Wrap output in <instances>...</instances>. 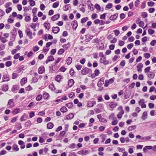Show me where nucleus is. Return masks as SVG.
I'll use <instances>...</instances> for the list:
<instances>
[{
    "instance_id": "obj_27",
    "label": "nucleus",
    "mask_w": 156,
    "mask_h": 156,
    "mask_svg": "<svg viewBox=\"0 0 156 156\" xmlns=\"http://www.w3.org/2000/svg\"><path fill=\"white\" fill-rule=\"evenodd\" d=\"M44 27L47 30H49L50 28V24L49 23L45 22L44 24Z\"/></svg>"
},
{
    "instance_id": "obj_41",
    "label": "nucleus",
    "mask_w": 156,
    "mask_h": 156,
    "mask_svg": "<svg viewBox=\"0 0 156 156\" xmlns=\"http://www.w3.org/2000/svg\"><path fill=\"white\" fill-rule=\"evenodd\" d=\"M19 86L17 85H14L12 88V90L14 92L15 90H18Z\"/></svg>"
},
{
    "instance_id": "obj_16",
    "label": "nucleus",
    "mask_w": 156,
    "mask_h": 156,
    "mask_svg": "<svg viewBox=\"0 0 156 156\" xmlns=\"http://www.w3.org/2000/svg\"><path fill=\"white\" fill-rule=\"evenodd\" d=\"M60 15L59 14H56L51 17V20L53 21L57 20L60 17Z\"/></svg>"
},
{
    "instance_id": "obj_56",
    "label": "nucleus",
    "mask_w": 156,
    "mask_h": 156,
    "mask_svg": "<svg viewBox=\"0 0 156 156\" xmlns=\"http://www.w3.org/2000/svg\"><path fill=\"white\" fill-rule=\"evenodd\" d=\"M147 5L149 6L152 7L154 5V3L152 1L149 2H147Z\"/></svg>"
},
{
    "instance_id": "obj_4",
    "label": "nucleus",
    "mask_w": 156,
    "mask_h": 156,
    "mask_svg": "<svg viewBox=\"0 0 156 156\" xmlns=\"http://www.w3.org/2000/svg\"><path fill=\"white\" fill-rule=\"evenodd\" d=\"M25 31L27 35L29 37V38L30 39H32L33 38L32 36V33L31 32L30 29L29 28H27L26 29Z\"/></svg>"
},
{
    "instance_id": "obj_38",
    "label": "nucleus",
    "mask_w": 156,
    "mask_h": 156,
    "mask_svg": "<svg viewBox=\"0 0 156 156\" xmlns=\"http://www.w3.org/2000/svg\"><path fill=\"white\" fill-rule=\"evenodd\" d=\"M136 128V126L135 125L130 126L128 128V129L129 131H131L135 129Z\"/></svg>"
},
{
    "instance_id": "obj_58",
    "label": "nucleus",
    "mask_w": 156,
    "mask_h": 156,
    "mask_svg": "<svg viewBox=\"0 0 156 156\" xmlns=\"http://www.w3.org/2000/svg\"><path fill=\"white\" fill-rule=\"evenodd\" d=\"M16 127L18 130H20L22 128L21 123H19L16 125Z\"/></svg>"
},
{
    "instance_id": "obj_36",
    "label": "nucleus",
    "mask_w": 156,
    "mask_h": 156,
    "mask_svg": "<svg viewBox=\"0 0 156 156\" xmlns=\"http://www.w3.org/2000/svg\"><path fill=\"white\" fill-rule=\"evenodd\" d=\"M9 89L8 86V85H4L2 86V90L6 92Z\"/></svg>"
},
{
    "instance_id": "obj_25",
    "label": "nucleus",
    "mask_w": 156,
    "mask_h": 156,
    "mask_svg": "<svg viewBox=\"0 0 156 156\" xmlns=\"http://www.w3.org/2000/svg\"><path fill=\"white\" fill-rule=\"evenodd\" d=\"M54 124L52 122H49L47 125V127L48 129H52L54 126Z\"/></svg>"
},
{
    "instance_id": "obj_23",
    "label": "nucleus",
    "mask_w": 156,
    "mask_h": 156,
    "mask_svg": "<svg viewBox=\"0 0 156 156\" xmlns=\"http://www.w3.org/2000/svg\"><path fill=\"white\" fill-rule=\"evenodd\" d=\"M44 71V66H41L38 69V73L40 74L43 73Z\"/></svg>"
},
{
    "instance_id": "obj_8",
    "label": "nucleus",
    "mask_w": 156,
    "mask_h": 156,
    "mask_svg": "<svg viewBox=\"0 0 156 156\" xmlns=\"http://www.w3.org/2000/svg\"><path fill=\"white\" fill-rule=\"evenodd\" d=\"M10 78L8 75L6 74H4L2 76V81H8L10 80Z\"/></svg>"
},
{
    "instance_id": "obj_13",
    "label": "nucleus",
    "mask_w": 156,
    "mask_h": 156,
    "mask_svg": "<svg viewBox=\"0 0 156 156\" xmlns=\"http://www.w3.org/2000/svg\"><path fill=\"white\" fill-rule=\"evenodd\" d=\"M93 37V36L87 34L85 36L86 39L85 41L86 42H88L91 40Z\"/></svg>"
},
{
    "instance_id": "obj_5",
    "label": "nucleus",
    "mask_w": 156,
    "mask_h": 156,
    "mask_svg": "<svg viewBox=\"0 0 156 156\" xmlns=\"http://www.w3.org/2000/svg\"><path fill=\"white\" fill-rule=\"evenodd\" d=\"M100 62L105 65H107L109 63V61L108 60H106V58L105 57L101 58Z\"/></svg>"
},
{
    "instance_id": "obj_17",
    "label": "nucleus",
    "mask_w": 156,
    "mask_h": 156,
    "mask_svg": "<svg viewBox=\"0 0 156 156\" xmlns=\"http://www.w3.org/2000/svg\"><path fill=\"white\" fill-rule=\"evenodd\" d=\"M54 58L53 56L52 55H50L48 56V58L46 60L45 63L47 64L50 61H54Z\"/></svg>"
},
{
    "instance_id": "obj_59",
    "label": "nucleus",
    "mask_w": 156,
    "mask_h": 156,
    "mask_svg": "<svg viewBox=\"0 0 156 156\" xmlns=\"http://www.w3.org/2000/svg\"><path fill=\"white\" fill-rule=\"evenodd\" d=\"M144 56L147 58H148L151 56V55L150 53H146L144 54Z\"/></svg>"
},
{
    "instance_id": "obj_2",
    "label": "nucleus",
    "mask_w": 156,
    "mask_h": 156,
    "mask_svg": "<svg viewBox=\"0 0 156 156\" xmlns=\"http://www.w3.org/2000/svg\"><path fill=\"white\" fill-rule=\"evenodd\" d=\"M15 105V103L14 102V99H11L8 101L7 106L8 108H11L13 107Z\"/></svg>"
},
{
    "instance_id": "obj_11",
    "label": "nucleus",
    "mask_w": 156,
    "mask_h": 156,
    "mask_svg": "<svg viewBox=\"0 0 156 156\" xmlns=\"http://www.w3.org/2000/svg\"><path fill=\"white\" fill-rule=\"evenodd\" d=\"M71 25L73 29L74 30H75L76 29L78 25L77 21L76 20L73 21L71 23Z\"/></svg>"
},
{
    "instance_id": "obj_9",
    "label": "nucleus",
    "mask_w": 156,
    "mask_h": 156,
    "mask_svg": "<svg viewBox=\"0 0 156 156\" xmlns=\"http://www.w3.org/2000/svg\"><path fill=\"white\" fill-rule=\"evenodd\" d=\"M60 31V28L58 27H53L52 28V31L55 34H57Z\"/></svg>"
},
{
    "instance_id": "obj_37",
    "label": "nucleus",
    "mask_w": 156,
    "mask_h": 156,
    "mask_svg": "<svg viewBox=\"0 0 156 156\" xmlns=\"http://www.w3.org/2000/svg\"><path fill=\"white\" fill-rule=\"evenodd\" d=\"M62 77L60 75H58L55 77V80L58 82H59L60 81L61 79H62Z\"/></svg>"
},
{
    "instance_id": "obj_51",
    "label": "nucleus",
    "mask_w": 156,
    "mask_h": 156,
    "mask_svg": "<svg viewBox=\"0 0 156 156\" xmlns=\"http://www.w3.org/2000/svg\"><path fill=\"white\" fill-rule=\"evenodd\" d=\"M64 52V50L63 49H60L58 52V55L62 54Z\"/></svg>"
},
{
    "instance_id": "obj_60",
    "label": "nucleus",
    "mask_w": 156,
    "mask_h": 156,
    "mask_svg": "<svg viewBox=\"0 0 156 156\" xmlns=\"http://www.w3.org/2000/svg\"><path fill=\"white\" fill-rule=\"evenodd\" d=\"M33 16L34 17L33 19V22H36L38 20V18L36 16V15H34Z\"/></svg>"
},
{
    "instance_id": "obj_64",
    "label": "nucleus",
    "mask_w": 156,
    "mask_h": 156,
    "mask_svg": "<svg viewBox=\"0 0 156 156\" xmlns=\"http://www.w3.org/2000/svg\"><path fill=\"white\" fill-rule=\"evenodd\" d=\"M151 127L153 129L156 128V121L153 123L151 126Z\"/></svg>"
},
{
    "instance_id": "obj_30",
    "label": "nucleus",
    "mask_w": 156,
    "mask_h": 156,
    "mask_svg": "<svg viewBox=\"0 0 156 156\" xmlns=\"http://www.w3.org/2000/svg\"><path fill=\"white\" fill-rule=\"evenodd\" d=\"M147 112H144L141 118L144 120H145L147 118Z\"/></svg>"
},
{
    "instance_id": "obj_63",
    "label": "nucleus",
    "mask_w": 156,
    "mask_h": 156,
    "mask_svg": "<svg viewBox=\"0 0 156 156\" xmlns=\"http://www.w3.org/2000/svg\"><path fill=\"white\" fill-rule=\"evenodd\" d=\"M140 1L139 0H136L135 2V6L137 7L138 6V5L140 3Z\"/></svg>"
},
{
    "instance_id": "obj_31",
    "label": "nucleus",
    "mask_w": 156,
    "mask_h": 156,
    "mask_svg": "<svg viewBox=\"0 0 156 156\" xmlns=\"http://www.w3.org/2000/svg\"><path fill=\"white\" fill-rule=\"evenodd\" d=\"M147 76L151 79H153L155 76V74L152 72H150V73L147 74Z\"/></svg>"
},
{
    "instance_id": "obj_18",
    "label": "nucleus",
    "mask_w": 156,
    "mask_h": 156,
    "mask_svg": "<svg viewBox=\"0 0 156 156\" xmlns=\"http://www.w3.org/2000/svg\"><path fill=\"white\" fill-rule=\"evenodd\" d=\"M143 65L141 63H140L138 64V65L137 66V71L139 72H141L142 71V68H143Z\"/></svg>"
},
{
    "instance_id": "obj_47",
    "label": "nucleus",
    "mask_w": 156,
    "mask_h": 156,
    "mask_svg": "<svg viewBox=\"0 0 156 156\" xmlns=\"http://www.w3.org/2000/svg\"><path fill=\"white\" fill-rule=\"evenodd\" d=\"M12 62L11 61H7L5 62V66L7 67H9L12 65Z\"/></svg>"
},
{
    "instance_id": "obj_15",
    "label": "nucleus",
    "mask_w": 156,
    "mask_h": 156,
    "mask_svg": "<svg viewBox=\"0 0 156 156\" xmlns=\"http://www.w3.org/2000/svg\"><path fill=\"white\" fill-rule=\"evenodd\" d=\"M18 143L19 145H21L20 148L21 149H23L25 148V145L23 141L20 140L18 141Z\"/></svg>"
},
{
    "instance_id": "obj_26",
    "label": "nucleus",
    "mask_w": 156,
    "mask_h": 156,
    "mask_svg": "<svg viewBox=\"0 0 156 156\" xmlns=\"http://www.w3.org/2000/svg\"><path fill=\"white\" fill-rule=\"evenodd\" d=\"M71 8V6L70 4H68L65 5L63 7V10L66 11L70 9Z\"/></svg>"
},
{
    "instance_id": "obj_6",
    "label": "nucleus",
    "mask_w": 156,
    "mask_h": 156,
    "mask_svg": "<svg viewBox=\"0 0 156 156\" xmlns=\"http://www.w3.org/2000/svg\"><path fill=\"white\" fill-rule=\"evenodd\" d=\"M91 70L88 68L86 67L84 69H83L81 71V73L82 74L85 75L87 73H89L91 71Z\"/></svg>"
},
{
    "instance_id": "obj_46",
    "label": "nucleus",
    "mask_w": 156,
    "mask_h": 156,
    "mask_svg": "<svg viewBox=\"0 0 156 156\" xmlns=\"http://www.w3.org/2000/svg\"><path fill=\"white\" fill-rule=\"evenodd\" d=\"M18 76V74L17 73H13L12 74V78L13 79H16Z\"/></svg>"
},
{
    "instance_id": "obj_32",
    "label": "nucleus",
    "mask_w": 156,
    "mask_h": 156,
    "mask_svg": "<svg viewBox=\"0 0 156 156\" xmlns=\"http://www.w3.org/2000/svg\"><path fill=\"white\" fill-rule=\"evenodd\" d=\"M74 114L73 113H70L67 115L66 116V118L67 119H72L74 117Z\"/></svg>"
},
{
    "instance_id": "obj_52",
    "label": "nucleus",
    "mask_w": 156,
    "mask_h": 156,
    "mask_svg": "<svg viewBox=\"0 0 156 156\" xmlns=\"http://www.w3.org/2000/svg\"><path fill=\"white\" fill-rule=\"evenodd\" d=\"M148 34L150 35L153 34L155 32L154 30L151 29H148Z\"/></svg>"
},
{
    "instance_id": "obj_54",
    "label": "nucleus",
    "mask_w": 156,
    "mask_h": 156,
    "mask_svg": "<svg viewBox=\"0 0 156 156\" xmlns=\"http://www.w3.org/2000/svg\"><path fill=\"white\" fill-rule=\"evenodd\" d=\"M151 139V137L149 136H145L144 137H142L141 138V140H150Z\"/></svg>"
},
{
    "instance_id": "obj_24",
    "label": "nucleus",
    "mask_w": 156,
    "mask_h": 156,
    "mask_svg": "<svg viewBox=\"0 0 156 156\" xmlns=\"http://www.w3.org/2000/svg\"><path fill=\"white\" fill-rule=\"evenodd\" d=\"M27 82V78L24 77L22 78L20 81V84L23 86Z\"/></svg>"
},
{
    "instance_id": "obj_49",
    "label": "nucleus",
    "mask_w": 156,
    "mask_h": 156,
    "mask_svg": "<svg viewBox=\"0 0 156 156\" xmlns=\"http://www.w3.org/2000/svg\"><path fill=\"white\" fill-rule=\"evenodd\" d=\"M62 102V101H61V99H57V100H55L51 102V104H55V103H57V102Z\"/></svg>"
},
{
    "instance_id": "obj_28",
    "label": "nucleus",
    "mask_w": 156,
    "mask_h": 156,
    "mask_svg": "<svg viewBox=\"0 0 156 156\" xmlns=\"http://www.w3.org/2000/svg\"><path fill=\"white\" fill-rule=\"evenodd\" d=\"M74 81L73 79H71L69 80L68 82V85L69 87H71L74 84Z\"/></svg>"
},
{
    "instance_id": "obj_20",
    "label": "nucleus",
    "mask_w": 156,
    "mask_h": 156,
    "mask_svg": "<svg viewBox=\"0 0 156 156\" xmlns=\"http://www.w3.org/2000/svg\"><path fill=\"white\" fill-rule=\"evenodd\" d=\"M12 150H13V151L16 152L19 150V148L17 144H14L12 146Z\"/></svg>"
},
{
    "instance_id": "obj_29",
    "label": "nucleus",
    "mask_w": 156,
    "mask_h": 156,
    "mask_svg": "<svg viewBox=\"0 0 156 156\" xmlns=\"http://www.w3.org/2000/svg\"><path fill=\"white\" fill-rule=\"evenodd\" d=\"M70 44L69 43H68L66 44H65L62 46L64 49L66 50L68 49L70 47Z\"/></svg>"
},
{
    "instance_id": "obj_14",
    "label": "nucleus",
    "mask_w": 156,
    "mask_h": 156,
    "mask_svg": "<svg viewBox=\"0 0 156 156\" xmlns=\"http://www.w3.org/2000/svg\"><path fill=\"white\" fill-rule=\"evenodd\" d=\"M11 33L12 34L11 35L12 37L13 38V39H14V38L16 37V35L17 34L16 28H14L11 31Z\"/></svg>"
},
{
    "instance_id": "obj_33",
    "label": "nucleus",
    "mask_w": 156,
    "mask_h": 156,
    "mask_svg": "<svg viewBox=\"0 0 156 156\" xmlns=\"http://www.w3.org/2000/svg\"><path fill=\"white\" fill-rule=\"evenodd\" d=\"M20 108H16L12 111V113L14 114H17L20 112Z\"/></svg>"
},
{
    "instance_id": "obj_3",
    "label": "nucleus",
    "mask_w": 156,
    "mask_h": 156,
    "mask_svg": "<svg viewBox=\"0 0 156 156\" xmlns=\"http://www.w3.org/2000/svg\"><path fill=\"white\" fill-rule=\"evenodd\" d=\"M139 104L140 105L141 108H145L146 107V105L145 104V101L144 99H140L139 101Z\"/></svg>"
},
{
    "instance_id": "obj_61",
    "label": "nucleus",
    "mask_w": 156,
    "mask_h": 156,
    "mask_svg": "<svg viewBox=\"0 0 156 156\" xmlns=\"http://www.w3.org/2000/svg\"><path fill=\"white\" fill-rule=\"evenodd\" d=\"M98 17V15L96 13H93L92 14L91 16V18L93 20H94Z\"/></svg>"
},
{
    "instance_id": "obj_50",
    "label": "nucleus",
    "mask_w": 156,
    "mask_h": 156,
    "mask_svg": "<svg viewBox=\"0 0 156 156\" xmlns=\"http://www.w3.org/2000/svg\"><path fill=\"white\" fill-rule=\"evenodd\" d=\"M112 4L111 3H109L105 7V9H110L112 8Z\"/></svg>"
},
{
    "instance_id": "obj_34",
    "label": "nucleus",
    "mask_w": 156,
    "mask_h": 156,
    "mask_svg": "<svg viewBox=\"0 0 156 156\" xmlns=\"http://www.w3.org/2000/svg\"><path fill=\"white\" fill-rule=\"evenodd\" d=\"M31 124V122L30 120H28L25 123V126L26 127H30Z\"/></svg>"
},
{
    "instance_id": "obj_10",
    "label": "nucleus",
    "mask_w": 156,
    "mask_h": 156,
    "mask_svg": "<svg viewBox=\"0 0 156 156\" xmlns=\"http://www.w3.org/2000/svg\"><path fill=\"white\" fill-rule=\"evenodd\" d=\"M89 153L88 151L87 150H82L79 151V154L82 155H86Z\"/></svg>"
},
{
    "instance_id": "obj_39",
    "label": "nucleus",
    "mask_w": 156,
    "mask_h": 156,
    "mask_svg": "<svg viewBox=\"0 0 156 156\" xmlns=\"http://www.w3.org/2000/svg\"><path fill=\"white\" fill-rule=\"evenodd\" d=\"M66 62L68 65H69L72 62V58L71 57H69L66 59Z\"/></svg>"
},
{
    "instance_id": "obj_12",
    "label": "nucleus",
    "mask_w": 156,
    "mask_h": 156,
    "mask_svg": "<svg viewBox=\"0 0 156 156\" xmlns=\"http://www.w3.org/2000/svg\"><path fill=\"white\" fill-rule=\"evenodd\" d=\"M96 103L94 101H89L87 104V106L90 107H92Z\"/></svg>"
},
{
    "instance_id": "obj_19",
    "label": "nucleus",
    "mask_w": 156,
    "mask_h": 156,
    "mask_svg": "<svg viewBox=\"0 0 156 156\" xmlns=\"http://www.w3.org/2000/svg\"><path fill=\"white\" fill-rule=\"evenodd\" d=\"M109 105L111 108H114L116 106L117 103L115 102H111L109 103Z\"/></svg>"
},
{
    "instance_id": "obj_44",
    "label": "nucleus",
    "mask_w": 156,
    "mask_h": 156,
    "mask_svg": "<svg viewBox=\"0 0 156 156\" xmlns=\"http://www.w3.org/2000/svg\"><path fill=\"white\" fill-rule=\"evenodd\" d=\"M99 46V49L101 50H103L104 49V44L101 43L98 44Z\"/></svg>"
},
{
    "instance_id": "obj_21",
    "label": "nucleus",
    "mask_w": 156,
    "mask_h": 156,
    "mask_svg": "<svg viewBox=\"0 0 156 156\" xmlns=\"http://www.w3.org/2000/svg\"><path fill=\"white\" fill-rule=\"evenodd\" d=\"M118 13H115L113 15H111L109 19L111 20H113L116 19L118 16Z\"/></svg>"
},
{
    "instance_id": "obj_42",
    "label": "nucleus",
    "mask_w": 156,
    "mask_h": 156,
    "mask_svg": "<svg viewBox=\"0 0 156 156\" xmlns=\"http://www.w3.org/2000/svg\"><path fill=\"white\" fill-rule=\"evenodd\" d=\"M88 20V17H84L81 20L80 22L82 23H85Z\"/></svg>"
},
{
    "instance_id": "obj_53",
    "label": "nucleus",
    "mask_w": 156,
    "mask_h": 156,
    "mask_svg": "<svg viewBox=\"0 0 156 156\" xmlns=\"http://www.w3.org/2000/svg\"><path fill=\"white\" fill-rule=\"evenodd\" d=\"M87 124V123H80L79 125V128H83Z\"/></svg>"
},
{
    "instance_id": "obj_43",
    "label": "nucleus",
    "mask_w": 156,
    "mask_h": 156,
    "mask_svg": "<svg viewBox=\"0 0 156 156\" xmlns=\"http://www.w3.org/2000/svg\"><path fill=\"white\" fill-rule=\"evenodd\" d=\"M60 111L64 113L66 112L67 111V108L66 107L63 106L61 108Z\"/></svg>"
},
{
    "instance_id": "obj_1",
    "label": "nucleus",
    "mask_w": 156,
    "mask_h": 156,
    "mask_svg": "<svg viewBox=\"0 0 156 156\" xmlns=\"http://www.w3.org/2000/svg\"><path fill=\"white\" fill-rule=\"evenodd\" d=\"M49 68L50 71L51 73H53V71H56L58 70L59 66L56 64L55 63V64L49 66Z\"/></svg>"
},
{
    "instance_id": "obj_55",
    "label": "nucleus",
    "mask_w": 156,
    "mask_h": 156,
    "mask_svg": "<svg viewBox=\"0 0 156 156\" xmlns=\"http://www.w3.org/2000/svg\"><path fill=\"white\" fill-rule=\"evenodd\" d=\"M42 97V96L41 94H39L36 97V100L37 101H40Z\"/></svg>"
},
{
    "instance_id": "obj_40",
    "label": "nucleus",
    "mask_w": 156,
    "mask_h": 156,
    "mask_svg": "<svg viewBox=\"0 0 156 156\" xmlns=\"http://www.w3.org/2000/svg\"><path fill=\"white\" fill-rule=\"evenodd\" d=\"M130 95V94L129 93L125 92L124 95V97L125 99L128 98Z\"/></svg>"
},
{
    "instance_id": "obj_48",
    "label": "nucleus",
    "mask_w": 156,
    "mask_h": 156,
    "mask_svg": "<svg viewBox=\"0 0 156 156\" xmlns=\"http://www.w3.org/2000/svg\"><path fill=\"white\" fill-rule=\"evenodd\" d=\"M59 3L58 2H55L52 5V7L53 8H57L59 5Z\"/></svg>"
},
{
    "instance_id": "obj_45",
    "label": "nucleus",
    "mask_w": 156,
    "mask_h": 156,
    "mask_svg": "<svg viewBox=\"0 0 156 156\" xmlns=\"http://www.w3.org/2000/svg\"><path fill=\"white\" fill-rule=\"evenodd\" d=\"M66 105L69 108H70L73 106V103L72 102H70L66 104Z\"/></svg>"
},
{
    "instance_id": "obj_22",
    "label": "nucleus",
    "mask_w": 156,
    "mask_h": 156,
    "mask_svg": "<svg viewBox=\"0 0 156 156\" xmlns=\"http://www.w3.org/2000/svg\"><path fill=\"white\" fill-rule=\"evenodd\" d=\"M28 115L24 113L21 117L20 118V120L21 121H23L26 120L28 118Z\"/></svg>"
},
{
    "instance_id": "obj_62",
    "label": "nucleus",
    "mask_w": 156,
    "mask_h": 156,
    "mask_svg": "<svg viewBox=\"0 0 156 156\" xmlns=\"http://www.w3.org/2000/svg\"><path fill=\"white\" fill-rule=\"evenodd\" d=\"M69 73L70 75L72 76L74 75V71L73 68L71 69L69 71Z\"/></svg>"
},
{
    "instance_id": "obj_7",
    "label": "nucleus",
    "mask_w": 156,
    "mask_h": 156,
    "mask_svg": "<svg viewBox=\"0 0 156 156\" xmlns=\"http://www.w3.org/2000/svg\"><path fill=\"white\" fill-rule=\"evenodd\" d=\"M105 78L104 77H101L97 83L98 86L99 87H100L104 83Z\"/></svg>"
},
{
    "instance_id": "obj_35",
    "label": "nucleus",
    "mask_w": 156,
    "mask_h": 156,
    "mask_svg": "<svg viewBox=\"0 0 156 156\" xmlns=\"http://www.w3.org/2000/svg\"><path fill=\"white\" fill-rule=\"evenodd\" d=\"M42 97L44 99H48L49 97V94L47 93H44L43 94Z\"/></svg>"
},
{
    "instance_id": "obj_57",
    "label": "nucleus",
    "mask_w": 156,
    "mask_h": 156,
    "mask_svg": "<svg viewBox=\"0 0 156 156\" xmlns=\"http://www.w3.org/2000/svg\"><path fill=\"white\" fill-rule=\"evenodd\" d=\"M147 14L146 12H143L142 13L141 16L142 17L146 18L147 17Z\"/></svg>"
}]
</instances>
